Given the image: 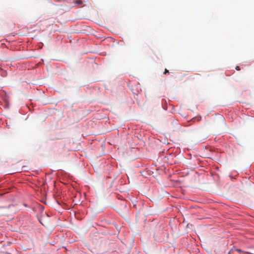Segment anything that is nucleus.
Wrapping results in <instances>:
<instances>
[{
    "instance_id": "obj_1",
    "label": "nucleus",
    "mask_w": 254,
    "mask_h": 254,
    "mask_svg": "<svg viewBox=\"0 0 254 254\" xmlns=\"http://www.w3.org/2000/svg\"><path fill=\"white\" fill-rule=\"evenodd\" d=\"M73 2L75 6H80L83 4V1L82 0H73Z\"/></svg>"
},
{
    "instance_id": "obj_3",
    "label": "nucleus",
    "mask_w": 254,
    "mask_h": 254,
    "mask_svg": "<svg viewBox=\"0 0 254 254\" xmlns=\"http://www.w3.org/2000/svg\"><path fill=\"white\" fill-rule=\"evenodd\" d=\"M236 69L237 70H240V67H239V66H237L236 67Z\"/></svg>"
},
{
    "instance_id": "obj_2",
    "label": "nucleus",
    "mask_w": 254,
    "mask_h": 254,
    "mask_svg": "<svg viewBox=\"0 0 254 254\" xmlns=\"http://www.w3.org/2000/svg\"><path fill=\"white\" fill-rule=\"evenodd\" d=\"M169 72V70L165 68V71L164 72V74H167V73H168Z\"/></svg>"
}]
</instances>
